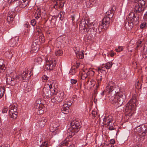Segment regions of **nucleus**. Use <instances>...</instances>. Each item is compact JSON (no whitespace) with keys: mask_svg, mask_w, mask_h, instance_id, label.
<instances>
[{"mask_svg":"<svg viewBox=\"0 0 147 147\" xmlns=\"http://www.w3.org/2000/svg\"><path fill=\"white\" fill-rule=\"evenodd\" d=\"M110 98L109 101L117 107L121 106L123 104L126 99V96L125 92L120 91L115 97L111 96Z\"/></svg>","mask_w":147,"mask_h":147,"instance_id":"nucleus-1","label":"nucleus"},{"mask_svg":"<svg viewBox=\"0 0 147 147\" xmlns=\"http://www.w3.org/2000/svg\"><path fill=\"white\" fill-rule=\"evenodd\" d=\"M132 97L131 99L127 104L126 109L128 110L126 115L131 117L134 114L135 109L137 104L136 94Z\"/></svg>","mask_w":147,"mask_h":147,"instance_id":"nucleus-2","label":"nucleus"},{"mask_svg":"<svg viewBox=\"0 0 147 147\" xmlns=\"http://www.w3.org/2000/svg\"><path fill=\"white\" fill-rule=\"evenodd\" d=\"M106 90L109 93L108 98L109 101L110 100V97H116L118 95V93H120V88L118 86H115L114 84L112 83L109 84L106 87Z\"/></svg>","mask_w":147,"mask_h":147,"instance_id":"nucleus-3","label":"nucleus"},{"mask_svg":"<svg viewBox=\"0 0 147 147\" xmlns=\"http://www.w3.org/2000/svg\"><path fill=\"white\" fill-rule=\"evenodd\" d=\"M81 123L76 120H73L71 123V127L67 131V134L70 137L74 135L75 133L78 132L81 128Z\"/></svg>","mask_w":147,"mask_h":147,"instance_id":"nucleus-4","label":"nucleus"},{"mask_svg":"<svg viewBox=\"0 0 147 147\" xmlns=\"http://www.w3.org/2000/svg\"><path fill=\"white\" fill-rule=\"evenodd\" d=\"M54 88L53 89L52 85L50 84V85H48L46 86L43 89L42 95L45 98L46 97L47 98H50L51 96V93L53 94L55 93L57 90L55 88L54 86H53Z\"/></svg>","mask_w":147,"mask_h":147,"instance_id":"nucleus-5","label":"nucleus"},{"mask_svg":"<svg viewBox=\"0 0 147 147\" xmlns=\"http://www.w3.org/2000/svg\"><path fill=\"white\" fill-rule=\"evenodd\" d=\"M134 11L136 13L144 11L145 8L144 5L145 1L144 0H134Z\"/></svg>","mask_w":147,"mask_h":147,"instance_id":"nucleus-6","label":"nucleus"},{"mask_svg":"<svg viewBox=\"0 0 147 147\" xmlns=\"http://www.w3.org/2000/svg\"><path fill=\"white\" fill-rule=\"evenodd\" d=\"M46 59L45 68L47 70H53L56 65L55 60L49 56H48Z\"/></svg>","mask_w":147,"mask_h":147,"instance_id":"nucleus-7","label":"nucleus"},{"mask_svg":"<svg viewBox=\"0 0 147 147\" xmlns=\"http://www.w3.org/2000/svg\"><path fill=\"white\" fill-rule=\"evenodd\" d=\"M135 130L139 133H142L140 135V137L142 139L144 138L145 136L147 133V124L139 125L135 128Z\"/></svg>","mask_w":147,"mask_h":147,"instance_id":"nucleus-8","label":"nucleus"},{"mask_svg":"<svg viewBox=\"0 0 147 147\" xmlns=\"http://www.w3.org/2000/svg\"><path fill=\"white\" fill-rule=\"evenodd\" d=\"M64 94L63 92H57L51 98V102L54 103H58L63 100Z\"/></svg>","mask_w":147,"mask_h":147,"instance_id":"nucleus-9","label":"nucleus"},{"mask_svg":"<svg viewBox=\"0 0 147 147\" xmlns=\"http://www.w3.org/2000/svg\"><path fill=\"white\" fill-rule=\"evenodd\" d=\"M88 26V25L86 24L84 20L82 21L79 25V28L82 34H84L88 32L89 31L90 32L94 34V31L93 28H89V30H88L87 28Z\"/></svg>","mask_w":147,"mask_h":147,"instance_id":"nucleus-10","label":"nucleus"},{"mask_svg":"<svg viewBox=\"0 0 147 147\" xmlns=\"http://www.w3.org/2000/svg\"><path fill=\"white\" fill-rule=\"evenodd\" d=\"M110 23V19L108 16H106L103 19L101 22L100 23V28L107 29L109 27Z\"/></svg>","mask_w":147,"mask_h":147,"instance_id":"nucleus-11","label":"nucleus"},{"mask_svg":"<svg viewBox=\"0 0 147 147\" xmlns=\"http://www.w3.org/2000/svg\"><path fill=\"white\" fill-rule=\"evenodd\" d=\"M19 80L18 76L13 78L10 76H7L6 78V82L7 84L11 86H13L19 82L18 81Z\"/></svg>","mask_w":147,"mask_h":147,"instance_id":"nucleus-12","label":"nucleus"},{"mask_svg":"<svg viewBox=\"0 0 147 147\" xmlns=\"http://www.w3.org/2000/svg\"><path fill=\"white\" fill-rule=\"evenodd\" d=\"M112 117L111 116H109L107 117L105 119V121H104L107 123L106 125L107 126H109V129L111 130H112L114 129V128L113 126L114 124V121L112 118H111V119L110 120V119Z\"/></svg>","mask_w":147,"mask_h":147,"instance_id":"nucleus-13","label":"nucleus"},{"mask_svg":"<svg viewBox=\"0 0 147 147\" xmlns=\"http://www.w3.org/2000/svg\"><path fill=\"white\" fill-rule=\"evenodd\" d=\"M67 137L63 141L61 144L60 145V147H75L74 144L69 143V138H71L68 136L67 135Z\"/></svg>","mask_w":147,"mask_h":147,"instance_id":"nucleus-14","label":"nucleus"},{"mask_svg":"<svg viewBox=\"0 0 147 147\" xmlns=\"http://www.w3.org/2000/svg\"><path fill=\"white\" fill-rule=\"evenodd\" d=\"M128 21L130 22L134 23L135 25L137 24L138 22V18H136L135 13L133 12L129 13L128 16Z\"/></svg>","mask_w":147,"mask_h":147,"instance_id":"nucleus-15","label":"nucleus"},{"mask_svg":"<svg viewBox=\"0 0 147 147\" xmlns=\"http://www.w3.org/2000/svg\"><path fill=\"white\" fill-rule=\"evenodd\" d=\"M39 44L38 43V40H34L31 45V52H37L38 50Z\"/></svg>","mask_w":147,"mask_h":147,"instance_id":"nucleus-16","label":"nucleus"},{"mask_svg":"<svg viewBox=\"0 0 147 147\" xmlns=\"http://www.w3.org/2000/svg\"><path fill=\"white\" fill-rule=\"evenodd\" d=\"M43 13L44 14L45 13V10L43 9H40L38 8L36 10L34 17L36 19H38L41 17Z\"/></svg>","mask_w":147,"mask_h":147,"instance_id":"nucleus-17","label":"nucleus"},{"mask_svg":"<svg viewBox=\"0 0 147 147\" xmlns=\"http://www.w3.org/2000/svg\"><path fill=\"white\" fill-rule=\"evenodd\" d=\"M47 121V119L46 117H43L40 119L37 124V125L41 128L44 127Z\"/></svg>","mask_w":147,"mask_h":147,"instance_id":"nucleus-18","label":"nucleus"},{"mask_svg":"<svg viewBox=\"0 0 147 147\" xmlns=\"http://www.w3.org/2000/svg\"><path fill=\"white\" fill-rule=\"evenodd\" d=\"M30 71H24L19 77V79L21 78L22 80L23 81L26 79L28 80L30 76Z\"/></svg>","mask_w":147,"mask_h":147,"instance_id":"nucleus-19","label":"nucleus"},{"mask_svg":"<svg viewBox=\"0 0 147 147\" xmlns=\"http://www.w3.org/2000/svg\"><path fill=\"white\" fill-rule=\"evenodd\" d=\"M93 26L92 28L94 31V34H96V33L100 34L102 29L100 28V24L98 25L97 24H93Z\"/></svg>","mask_w":147,"mask_h":147,"instance_id":"nucleus-20","label":"nucleus"},{"mask_svg":"<svg viewBox=\"0 0 147 147\" xmlns=\"http://www.w3.org/2000/svg\"><path fill=\"white\" fill-rule=\"evenodd\" d=\"M14 53L15 52L13 50L9 49L5 53V55L9 59H11Z\"/></svg>","mask_w":147,"mask_h":147,"instance_id":"nucleus-21","label":"nucleus"},{"mask_svg":"<svg viewBox=\"0 0 147 147\" xmlns=\"http://www.w3.org/2000/svg\"><path fill=\"white\" fill-rule=\"evenodd\" d=\"M15 15L14 12H11L8 14L7 20L9 23H11L13 21Z\"/></svg>","mask_w":147,"mask_h":147,"instance_id":"nucleus-22","label":"nucleus"},{"mask_svg":"<svg viewBox=\"0 0 147 147\" xmlns=\"http://www.w3.org/2000/svg\"><path fill=\"white\" fill-rule=\"evenodd\" d=\"M40 107L43 109L44 107V105L41 102V99H38L36 101L34 107L35 109H37Z\"/></svg>","mask_w":147,"mask_h":147,"instance_id":"nucleus-23","label":"nucleus"},{"mask_svg":"<svg viewBox=\"0 0 147 147\" xmlns=\"http://www.w3.org/2000/svg\"><path fill=\"white\" fill-rule=\"evenodd\" d=\"M59 129V125L53 123L51 124L49 129L51 132H53L56 130H58Z\"/></svg>","mask_w":147,"mask_h":147,"instance_id":"nucleus-24","label":"nucleus"},{"mask_svg":"<svg viewBox=\"0 0 147 147\" xmlns=\"http://www.w3.org/2000/svg\"><path fill=\"white\" fill-rule=\"evenodd\" d=\"M4 61L3 59H0V73H2L5 69L6 67L4 64Z\"/></svg>","mask_w":147,"mask_h":147,"instance_id":"nucleus-25","label":"nucleus"},{"mask_svg":"<svg viewBox=\"0 0 147 147\" xmlns=\"http://www.w3.org/2000/svg\"><path fill=\"white\" fill-rule=\"evenodd\" d=\"M18 38L17 37L12 38L10 40L11 45L12 47L16 46L18 41Z\"/></svg>","mask_w":147,"mask_h":147,"instance_id":"nucleus-26","label":"nucleus"},{"mask_svg":"<svg viewBox=\"0 0 147 147\" xmlns=\"http://www.w3.org/2000/svg\"><path fill=\"white\" fill-rule=\"evenodd\" d=\"M11 109H13V114H12V115H13L12 117H11V118L13 119H15L17 117V114L18 113L17 111V108L16 107L15 105H11Z\"/></svg>","mask_w":147,"mask_h":147,"instance_id":"nucleus-27","label":"nucleus"},{"mask_svg":"<svg viewBox=\"0 0 147 147\" xmlns=\"http://www.w3.org/2000/svg\"><path fill=\"white\" fill-rule=\"evenodd\" d=\"M134 24V23L130 22V21H129L128 23H125V27L126 29L128 30H130L133 27Z\"/></svg>","mask_w":147,"mask_h":147,"instance_id":"nucleus-28","label":"nucleus"},{"mask_svg":"<svg viewBox=\"0 0 147 147\" xmlns=\"http://www.w3.org/2000/svg\"><path fill=\"white\" fill-rule=\"evenodd\" d=\"M19 2L20 6L22 8L26 6L28 3V1L27 0H19Z\"/></svg>","mask_w":147,"mask_h":147,"instance_id":"nucleus-29","label":"nucleus"},{"mask_svg":"<svg viewBox=\"0 0 147 147\" xmlns=\"http://www.w3.org/2000/svg\"><path fill=\"white\" fill-rule=\"evenodd\" d=\"M36 111L37 112L38 114H41L43 113L45 111V108L44 106V107L43 109L41 108V107H40L37 109H35Z\"/></svg>","mask_w":147,"mask_h":147,"instance_id":"nucleus-30","label":"nucleus"},{"mask_svg":"<svg viewBox=\"0 0 147 147\" xmlns=\"http://www.w3.org/2000/svg\"><path fill=\"white\" fill-rule=\"evenodd\" d=\"M42 61V59L40 57H37L35 58L34 63L36 65L40 64Z\"/></svg>","mask_w":147,"mask_h":147,"instance_id":"nucleus-31","label":"nucleus"},{"mask_svg":"<svg viewBox=\"0 0 147 147\" xmlns=\"http://www.w3.org/2000/svg\"><path fill=\"white\" fill-rule=\"evenodd\" d=\"M88 75L85 71H83L81 74V79L82 80H84L87 77Z\"/></svg>","mask_w":147,"mask_h":147,"instance_id":"nucleus-32","label":"nucleus"},{"mask_svg":"<svg viewBox=\"0 0 147 147\" xmlns=\"http://www.w3.org/2000/svg\"><path fill=\"white\" fill-rule=\"evenodd\" d=\"M84 51H80L76 55L77 58L80 59H83L84 57Z\"/></svg>","mask_w":147,"mask_h":147,"instance_id":"nucleus-33","label":"nucleus"},{"mask_svg":"<svg viewBox=\"0 0 147 147\" xmlns=\"http://www.w3.org/2000/svg\"><path fill=\"white\" fill-rule=\"evenodd\" d=\"M76 69L75 66H73L69 71V74L71 75H74L76 72Z\"/></svg>","mask_w":147,"mask_h":147,"instance_id":"nucleus-34","label":"nucleus"},{"mask_svg":"<svg viewBox=\"0 0 147 147\" xmlns=\"http://www.w3.org/2000/svg\"><path fill=\"white\" fill-rule=\"evenodd\" d=\"M5 91L4 87L3 86L0 87V98L3 96Z\"/></svg>","mask_w":147,"mask_h":147,"instance_id":"nucleus-35","label":"nucleus"},{"mask_svg":"<svg viewBox=\"0 0 147 147\" xmlns=\"http://www.w3.org/2000/svg\"><path fill=\"white\" fill-rule=\"evenodd\" d=\"M11 105L9 107V116L11 118V117L13 116V115H12L13 114V109H11Z\"/></svg>","mask_w":147,"mask_h":147,"instance_id":"nucleus-36","label":"nucleus"},{"mask_svg":"<svg viewBox=\"0 0 147 147\" xmlns=\"http://www.w3.org/2000/svg\"><path fill=\"white\" fill-rule=\"evenodd\" d=\"M62 111L64 113L67 114L69 112V108L68 107L66 108L63 107L62 108Z\"/></svg>","mask_w":147,"mask_h":147,"instance_id":"nucleus-37","label":"nucleus"},{"mask_svg":"<svg viewBox=\"0 0 147 147\" xmlns=\"http://www.w3.org/2000/svg\"><path fill=\"white\" fill-rule=\"evenodd\" d=\"M95 81L94 80L91 81H88L87 82V84L89 86L91 85L90 87L94 86L95 84Z\"/></svg>","mask_w":147,"mask_h":147,"instance_id":"nucleus-38","label":"nucleus"},{"mask_svg":"<svg viewBox=\"0 0 147 147\" xmlns=\"http://www.w3.org/2000/svg\"><path fill=\"white\" fill-rule=\"evenodd\" d=\"M63 53V52L61 50H58L55 53V55L57 56H61Z\"/></svg>","mask_w":147,"mask_h":147,"instance_id":"nucleus-39","label":"nucleus"},{"mask_svg":"<svg viewBox=\"0 0 147 147\" xmlns=\"http://www.w3.org/2000/svg\"><path fill=\"white\" fill-rule=\"evenodd\" d=\"M58 1L59 4V7L61 8L63 7L65 3L64 0H58Z\"/></svg>","mask_w":147,"mask_h":147,"instance_id":"nucleus-40","label":"nucleus"},{"mask_svg":"<svg viewBox=\"0 0 147 147\" xmlns=\"http://www.w3.org/2000/svg\"><path fill=\"white\" fill-rule=\"evenodd\" d=\"M39 40L42 43L45 42V38L43 34L39 36Z\"/></svg>","mask_w":147,"mask_h":147,"instance_id":"nucleus-41","label":"nucleus"},{"mask_svg":"<svg viewBox=\"0 0 147 147\" xmlns=\"http://www.w3.org/2000/svg\"><path fill=\"white\" fill-rule=\"evenodd\" d=\"M88 75H90V76H93L94 74V72L91 69H89L88 71H86Z\"/></svg>","mask_w":147,"mask_h":147,"instance_id":"nucleus-42","label":"nucleus"},{"mask_svg":"<svg viewBox=\"0 0 147 147\" xmlns=\"http://www.w3.org/2000/svg\"><path fill=\"white\" fill-rule=\"evenodd\" d=\"M112 63L111 62H109L107 63L105 65L106 69H110L112 66Z\"/></svg>","mask_w":147,"mask_h":147,"instance_id":"nucleus-43","label":"nucleus"},{"mask_svg":"<svg viewBox=\"0 0 147 147\" xmlns=\"http://www.w3.org/2000/svg\"><path fill=\"white\" fill-rule=\"evenodd\" d=\"M142 41L140 40H138V41L137 42V46L136 48V49H137L139 47H142Z\"/></svg>","mask_w":147,"mask_h":147,"instance_id":"nucleus-44","label":"nucleus"},{"mask_svg":"<svg viewBox=\"0 0 147 147\" xmlns=\"http://www.w3.org/2000/svg\"><path fill=\"white\" fill-rule=\"evenodd\" d=\"M112 12V11H108L106 13V14L107 15H108V17H109L110 19L111 18H112L113 16V13H111V12Z\"/></svg>","mask_w":147,"mask_h":147,"instance_id":"nucleus-45","label":"nucleus"},{"mask_svg":"<svg viewBox=\"0 0 147 147\" xmlns=\"http://www.w3.org/2000/svg\"><path fill=\"white\" fill-rule=\"evenodd\" d=\"M48 142H44L40 145V147H48Z\"/></svg>","mask_w":147,"mask_h":147,"instance_id":"nucleus-46","label":"nucleus"},{"mask_svg":"<svg viewBox=\"0 0 147 147\" xmlns=\"http://www.w3.org/2000/svg\"><path fill=\"white\" fill-rule=\"evenodd\" d=\"M74 50L75 51V52L76 54H77V53H78L80 51V49L78 47H75L74 48Z\"/></svg>","mask_w":147,"mask_h":147,"instance_id":"nucleus-47","label":"nucleus"},{"mask_svg":"<svg viewBox=\"0 0 147 147\" xmlns=\"http://www.w3.org/2000/svg\"><path fill=\"white\" fill-rule=\"evenodd\" d=\"M147 24L145 22H144L142 23L140 25V28H143L145 26H147Z\"/></svg>","mask_w":147,"mask_h":147,"instance_id":"nucleus-48","label":"nucleus"},{"mask_svg":"<svg viewBox=\"0 0 147 147\" xmlns=\"http://www.w3.org/2000/svg\"><path fill=\"white\" fill-rule=\"evenodd\" d=\"M102 79V76L99 75H98L96 77V80L97 81H101Z\"/></svg>","mask_w":147,"mask_h":147,"instance_id":"nucleus-49","label":"nucleus"},{"mask_svg":"<svg viewBox=\"0 0 147 147\" xmlns=\"http://www.w3.org/2000/svg\"><path fill=\"white\" fill-rule=\"evenodd\" d=\"M110 143H111V144L109 145V147H114L113 146H112V144H114L115 143V141L114 139H111V141Z\"/></svg>","mask_w":147,"mask_h":147,"instance_id":"nucleus-50","label":"nucleus"},{"mask_svg":"<svg viewBox=\"0 0 147 147\" xmlns=\"http://www.w3.org/2000/svg\"><path fill=\"white\" fill-rule=\"evenodd\" d=\"M31 23L32 26H34L36 24V21L34 19H33L31 21Z\"/></svg>","mask_w":147,"mask_h":147,"instance_id":"nucleus-51","label":"nucleus"},{"mask_svg":"<svg viewBox=\"0 0 147 147\" xmlns=\"http://www.w3.org/2000/svg\"><path fill=\"white\" fill-rule=\"evenodd\" d=\"M42 80H43V82H46L48 78V77L46 75L43 76L42 77Z\"/></svg>","mask_w":147,"mask_h":147,"instance_id":"nucleus-52","label":"nucleus"},{"mask_svg":"<svg viewBox=\"0 0 147 147\" xmlns=\"http://www.w3.org/2000/svg\"><path fill=\"white\" fill-rule=\"evenodd\" d=\"M77 82V80L71 79V82L72 84H76Z\"/></svg>","mask_w":147,"mask_h":147,"instance_id":"nucleus-53","label":"nucleus"},{"mask_svg":"<svg viewBox=\"0 0 147 147\" xmlns=\"http://www.w3.org/2000/svg\"><path fill=\"white\" fill-rule=\"evenodd\" d=\"M108 94V95H109V93H108V92L107 91L106 89L105 90H104L101 93V95L102 96H103L104 95H105Z\"/></svg>","mask_w":147,"mask_h":147,"instance_id":"nucleus-54","label":"nucleus"},{"mask_svg":"<svg viewBox=\"0 0 147 147\" xmlns=\"http://www.w3.org/2000/svg\"><path fill=\"white\" fill-rule=\"evenodd\" d=\"M123 49V48L122 47L119 46L118 47V49H117L116 50L117 52H120V51H122Z\"/></svg>","mask_w":147,"mask_h":147,"instance_id":"nucleus-55","label":"nucleus"},{"mask_svg":"<svg viewBox=\"0 0 147 147\" xmlns=\"http://www.w3.org/2000/svg\"><path fill=\"white\" fill-rule=\"evenodd\" d=\"M71 103L70 102H69V104H67L66 103H65L63 105V107L66 108L67 107L69 108V107L71 106Z\"/></svg>","mask_w":147,"mask_h":147,"instance_id":"nucleus-56","label":"nucleus"},{"mask_svg":"<svg viewBox=\"0 0 147 147\" xmlns=\"http://www.w3.org/2000/svg\"><path fill=\"white\" fill-rule=\"evenodd\" d=\"M63 13H64V12L63 11L62 12L61 11L58 14V17L61 20H62V19H61V18L62 17H63Z\"/></svg>","mask_w":147,"mask_h":147,"instance_id":"nucleus-57","label":"nucleus"},{"mask_svg":"<svg viewBox=\"0 0 147 147\" xmlns=\"http://www.w3.org/2000/svg\"><path fill=\"white\" fill-rule=\"evenodd\" d=\"M8 110L7 107H4L2 110V112L3 113H7Z\"/></svg>","mask_w":147,"mask_h":147,"instance_id":"nucleus-58","label":"nucleus"},{"mask_svg":"<svg viewBox=\"0 0 147 147\" xmlns=\"http://www.w3.org/2000/svg\"><path fill=\"white\" fill-rule=\"evenodd\" d=\"M92 114L93 117H96L97 114L96 111L95 110H93Z\"/></svg>","mask_w":147,"mask_h":147,"instance_id":"nucleus-59","label":"nucleus"},{"mask_svg":"<svg viewBox=\"0 0 147 147\" xmlns=\"http://www.w3.org/2000/svg\"><path fill=\"white\" fill-rule=\"evenodd\" d=\"M142 55L143 58H146L147 57V52L146 51L145 53H142Z\"/></svg>","mask_w":147,"mask_h":147,"instance_id":"nucleus-60","label":"nucleus"},{"mask_svg":"<svg viewBox=\"0 0 147 147\" xmlns=\"http://www.w3.org/2000/svg\"><path fill=\"white\" fill-rule=\"evenodd\" d=\"M36 31L39 33L41 32V30L40 29V27L38 26H36Z\"/></svg>","mask_w":147,"mask_h":147,"instance_id":"nucleus-61","label":"nucleus"},{"mask_svg":"<svg viewBox=\"0 0 147 147\" xmlns=\"http://www.w3.org/2000/svg\"><path fill=\"white\" fill-rule=\"evenodd\" d=\"M80 65V63H79L76 62V65L74 66L76 69L78 68L79 66Z\"/></svg>","mask_w":147,"mask_h":147,"instance_id":"nucleus-62","label":"nucleus"},{"mask_svg":"<svg viewBox=\"0 0 147 147\" xmlns=\"http://www.w3.org/2000/svg\"><path fill=\"white\" fill-rule=\"evenodd\" d=\"M97 81V84H96V88H97L99 87V86L100 85V83H101V81Z\"/></svg>","mask_w":147,"mask_h":147,"instance_id":"nucleus-63","label":"nucleus"},{"mask_svg":"<svg viewBox=\"0 0 147 147\" xmlns=\"http://www.w3.org/2000/svg\"><path fill=\"white\" fill-rule=\"evenodd\" d=\"M132 147H142L141 145L140 144H135Z\"/></svg>","mask_w":147,"mask_h":147,"instance_id":"nucleus-64","label":"nucleus"}]
</instances>
